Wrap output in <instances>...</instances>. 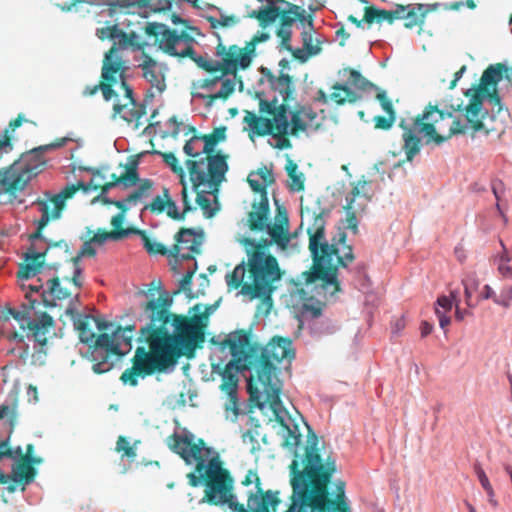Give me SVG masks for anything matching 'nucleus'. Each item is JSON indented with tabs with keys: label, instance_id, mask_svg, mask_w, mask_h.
<instances>
[{
	"label": "nucleus",
	"instance_id": "nucleus-52",
	"mask_svg": "<svg viewBox=\"0 0 512 512\" xmlns=\"http://www.w3.org/2000/svg\"><path fill=\"white\" fill-rule=\"evenodd\" d=\"M136 39L137 35L134 32L126 33L118 27V32L116 33L114 44L112 47H115V49L117 50V46H119L120 48L134 46ZM114 57L118 58L117 51L115 52ZM119 59L121 58L119 57Z\"/></svg>",
	"mask_w": 512,
	"mask_h": 512
},
{
	"label": "nucleus",
	"instance_id": "nucleus-56",
	"mask_svg": "<svg viewBox=\"0 0 512 512\" xmlns=\"http://www.w3.org/2000/svg\"><path fill=\"white\" fill-rule=\"evenodd\" d=\"M234 89H235L234 81L230 80V79H224L221 83L220 90L217 93L211 95L210 98H211V100L227 99L234 92Z\"/></svg>",
	"mask_w": 512,
	"mask_h": 512
},
{
	"label": "nucleus",
	"instance_id": "nucleus-49",
	"mask_svg": "<svg viewBox=\"0 0 512 512\" xmlns=\"http://www.w3.org/2000/svg\"><path fill=\"white\" fill-rule=\"evenodd\" d=\"M200 187L201 186L195 188L192 184V189L197 194L196 203L202 209L204 216L206 218H211L216 214L218 208L212 207L210 199L205 195L204 191L199 190Z\"/></svg>",
	"mask_w": 512,
	"mask_h": 512
},
{
	"label": "nucleus",
	"instance_id": "nucleus-45",
	"mask_svg": "<svg viewBox=\"0 0 512 512\" xmlns=\"http://www.w3.org/2000/svg\"><path fill=\"white\" fill-rule=\"evenodd\" d=\"M369 184L370 182L364 179H359L357 182L353 183V188L346 198L355 199V203H365L366 208L368 202L371 200V196L369 195L367 188Z\"/></svg>",
	"mask_w": 512,
	"mask_h": 512
},
{
	"label": "nucleus",
	"instance_id": "nucleus-50",
	"mask_svg": "<svg viewBox=\"0 0 512 512\" xmlns=\"http://www.w3.org/2000/svg\"><path fill=\"white\" fill-rule=\"evenodd\" d=\"M344 72L349 74L348 83L356 89L365 91L369 88L375 87L373 83L369 82L355 69L345 68Z\"/></svg>",
	"mask_w": 512,
	"mask_h": 512
},
{
	"label": "nucleus",
	"instance_id": "nucleus-53",
	"mask_svg": "<svg viewBox=\"0 0 512 512\" xmlns=\"http://www.w3.org/2000/svg\"><path fill=\"white\" fill-rule=\"evenodd\" d=\"M83 256H80V251L78 252L77 256L71 258V263L73 265V273L72 277H64V280H68L69 283H71L75 288L80 289L83 286V277H82V269L79 265L80 259Z\"/></svg>",
	"mask_w": 512,
	"mask_h": 512
},
{
	"label": "nucleus",
	"instance_id": "nucleus-1",
	"mask_svg": "<svg viewBox=\"0 0 512 512\" xmlns=\"http://www.w3.org/2000/svg\"><path fill=\"white\" fill-rule=\"evenodd\" d=\"M148 296L150 299L141 307L149 322L140 329V337L148 349L138 347L132 358V367L120 376L124 384L133 387L137 386L139 377L166 372L181 357H193L205 341L207 313L191 317L172 314L169 310L172 299L168 295L161 293L155 297L154 290H149Z\"/></svg>",
	"mask_w": 512,
	"mask_h": 512
},
{
	"label": "nucleus",
	"instance_id": "nucleus-7",
	"mask_svg": "<svg viewBox=\"0 0 512 512\" xmlns=\"http://www.w3.org/2000/svg\"><path fill=\"white\" fill-rule=\"evenodd\" d=\"M282 276L283 271L275 256L264 257L256 252L247 257V262L242 261L228 273L225 280L229 288H241L242 295L271 304Z\"/></svg>",
	"mask_w": 512,
	"mask_h": 512
},
{
	"label": "nucleus",
	"instance_id": "nucleus-29",
	"mask_svg": "<svg viewBox=\"0 0 512 512\" xmlns=\"http://www.w3.org/2000/svg\"><path fill=\"white\" fill-rule=\"evenodd\" d=\"M403 8L400 9V4H395L394 9L385 10L379 9L374 6H368L365 8L363 21L368 24H372L373 22L382 23L387 22L392 25L395 21L400 20L401 17L400 12Z\"/></svg>",
	"mask_w": 512,
	"mask_h": 512
},
{
	"label": "nucleus",
	"instance_id": "nucleus-38",
	"mask_svg": "<svg viewBox=\"0 0 512 512\" xmlns=\"http://www.w3.org/2000/svg\"><path fill=\"white\" fill-rule=\"evenodd\" d=\"M239 243L244 247L247 257L254 255V253H260L264 257L273 256L269 252V247L274 243L272 239L268 240L265 238L256 241L250 237H243L239 240Z\"/></svg>",
	"mask_w": 512,
	"mask_h": 512
},
{
	"label": "nucleus",
	"instance_id": "nucleus-55",
	"mask_svg": "<svg viewBox=\"0 0 512 512\" xmlns=\"http://www.w3.org/2000/svg\"><path fill=\"white\" fill-rule=\"evenodd\" d=\"M484 122L487 124L488 127L493 128V130H490L488 134L491 132H501L504 129V122L506 115H498V116H490L487 115V112L484 111ZM485 134L486 132L483 131Z\"/></svg>",
	"mask_w": 512,
	"mask_h": 512
},
{
	"label": "nucleus",
	"instance_id": "nucleus-37",
	"mask_svg": "<svg viewBox=\"0 0 512 512\" xmlns=\"http://www.w3.org/2000/svg\"><path fill=\"white\" fill-rule=\"evenodd\" d=\"M271 86L275 91H278L283 98L281 104H286L287 109L289 108L288 102L292 99V95L295 91L293 85V79L290 75L281 73L279 77L272 78L270 80Z\"/></svg>",
	"mask_w": 512,
	"mask_h": 512
},
{
	"label": "nucleus",
	"instance_id": "nucleus-5",
	"mask_svg": "<svg viewBox=\"0 0 512 512\" xmlns=\"http://www.w3.org/2000/svg\"><path fill=\"white\" fill-rule=\"evenodd\" d=\"M167 445L187 464L195 463V472L187 474V478L192 487L204 486L200 503L214 506L234 504V479L230 471L223 467L219 456L206 462L202 454L205 446L203 439L194 443L188 437L174 433L167 438Z\"/></svg>",
	"mask_w": 512,
	"mask_h": 512
},
{
	"label": "nucleus",
	"instance_id": "nucleus-41",
	"mask_svg": "<svg viewBox=\"0 0 512 512\" xmlns=\"http://www.w3.org/2000/svg\"><path fill=\"white\" fill-rule=\"evenodd\" d=\"M200 135H194L186 141L183 151L189 157L186 161H206V153L203 151Z\"/></svg>",
	"mask_w": 512,
	"mask_h": 512
},
{
	"label": "nucleus",
	"instance_id": "nucleus-22",
	"mask_svg": "<svg viewBox=\"0 0 512 512\" xmlns=\"http://www.w3.org/2000/svg\"><path fill=\"white\" fill-rule=\"evenodd\" d=\"M65 247L67 250L68 245L64 240L55 242L53 244H49L44 252H35L33 247L29 249V252L25 254V262L21 265L20 270L18 271V278L20 279H29L40 271L41 267L44 265L45 256L49 248L51 247Z\"/></svg>",
	"mask_w": 512,
	"mask_h": 512
},
{
	"label": "nucleus",
	"instance_id": "nucleus-31",
	"mask_svg": "<svg viewBox=\"0 0 512 512\" xmlns=\"http://www.w3.org/2000/svg\"><path fill=\"white\" fill-rule=\"evenodd\" d=\"M279 216L282 217L280 219L279 223L270 224L268 223V226L265 230H267L269 236L271 237L272 241L280 246L281 248H286L288 243L290 242V235H289V227H288V217L285 211H281L280 208H278Z\"/></svg>",
	"mask_w": 512,
	"mask_h": 512
},
{
	"label": "nucleus",
	"instance_id": "nucleus-62",
	"mask_svg": "<svg viewBox=\"0 0 512 512\" xmlns=\"http://www.w3.org/2000/svg\"><path fill=\"white\" fill-rule=\"evenodd\" d=\"M396 120V116H375L374 123L376 129L388 130L390 129Z\"/></svg>",
	"mask_w": 512,
	"mask_h": 512
},
{
	"label": "nucleus",
	"instance_id": "nucleus-27",
	"mask_svg": "<svg viewBox=\"0 0 512 512\" xmlns=\"http://www.w3.org/2000/svg\"><path fill=\"white\" fill-rule=\"evenodd\" d=\"M137 166L138 162L136 160L131 161L129 164L126 165V171L120 176H117L116 174H112L111 178L112 181L107 182L103 185H95L94 189L98 190L100 189V195H105L111 188L115 187L116 185L122 183L125 187H132L137 184L139 181V175L137 172Z\"/></svg>",
	"mask_w": 512,
	"mask_h": 512
},
{
	"label": "nucleus",
	"instance_id": "nucleus-25",
	"mask_svg": "<svg viewBox=\"0 0 512 512\" xmlns=\"http://www.w3.org/2000/svg\"><path fill=\"white\" fill-rule=\"evenodd\" d=\"M270 206L268 196L260 198L252 204V211L248 213L247 224L251 231H264L268 226Z\"/></svg>",
	"mask_w": 512,
	"mask_h": 512
},
{
	"label": "nucleus",
	"instance_id": "nucleus-4",
	"mask_svg": "<svg viewBox=\"0 0 512 512\" xmlns=\"http://www.w3.org/2000/svg\"><path fill=\"white\" fill-rule=\"evenodd\" d=\"M235 348L245 349L247 365L254 366V374L248 382V390L252 398L259 400L264 396L273 413L277 414L280 406L282 381L277 375L276 365L286 361L291 363L295 358L293 342L289 337L274 336L262 346L251 339L246 330H237Z\"/></svg>",
	"mask_w": 512,
	"mask_h": 512
},
{
	"label": "nucleus",
	"instance_id": "nucleus-57",
	"mask_svg": "<svg viewBox=\"0 0 512 512\" xmlns=\"http://www.w3.org/2000/svg\"><path fill=\"white\" fill-rule=\"evenodd\" d=\"M512 303V286L507 285L504 286L500 294L495 298V304L503 307V308H509Z\"/></svg>",
	"mask_w": 512,
	"mask_h": 512
},
{
	"label": "nucleus",
	"instance_id": "nucleus-48",
	"mask_svg": "<svg viewBox=\"0 0 512 512\" xmlns=\"http://www.w3.org/2000/svg\"><path fill=\"white\" fill-rule=\"evenodd\" d=\"M137 442L134 445H130L129 440L125 436H119L116 441L115 451L122 453V458H127L129 461H135L137 457Z\"/></svg>",
	"mask_w": 512,
	"mask_h": 512
},
{
	"label": "nucleus",
	"instance_id": "nucleus-34",
	"mask_svg": "<svg viewBox=\"0 0 512 512\" xmlns=\"http://www.w3.org/2000/svg\"><path fill=\"white\" fill-rule=\"evenodd\" d=\"M29 324L30 325L27 329L32 332L34 340L42 346L45 345L47 342L46 335L49 329L53 326V318L44 312L41 314L38 320H34Z\"/></svg>",
	"mask_w": 512,
	"mask_h": 512
},
{
	"label": "nucleus",
	"instance_id": "nucleus-9",
	"mask_svg": "<svg viewBox=\"0 0 512 512\" xmlns=\"http://www.w3.org/2000/svg\"><path fill=\"white\" fill-rule=\"evenodd\" d=\"M200 136L204 143L203 151L206 153V161H186L185 165L195 188L208 184L212 192H217L228 170V156L220 151L215 152V147L226 139V127L220 126L211 133Z\"/></svg>",
	"mask_w": 512,
	"mask_h": 512
},
{
	"label": "nucleus",
	"instance_id": "nucleus-46",
	"mask_svg": "<svg viewBox=\"0 0 512 512\" xmlns=\"http://www.w3.org/2000/svg\"><path fill=\"white\" fill-rule=\"evenodd\" d=\"M129 234H132L131 228H127V230H112L106 231L105 229H98V231L91 237L94 243L99 245L103 244L107 240H121L127 237Z\"/></svg>",
	"mask_w": 512,
	"mask_h": 512
},
{
	"label": "nucleus",
	"instance_id": "nucleus-61",
	"mask_svg": "<svg viewBox=\"0 0 512 512\" xmlns=\"http://www.w3.org/2000/svg\"><path fill=\"white\" fill-rule=\"evenodd\" d=\"M180 183L182 185L181 198H182V202H183V210H182V212H179V214H183V220H184L186 217V214L191 212L192 210H194V208L192 207L191 202L188 197V186H187L186 177L184 178L183 182H180Z\"/></svg>",
	"mask_w": 512,
	"mask_h": 512
},
{
	"label": "nucleus",
	"instance_id": "nucleus-60",
	"mask_svg": "<svg viewBox=\"0 0 512 512\" xmlns=\"http://www.w3.org/2000/svg\"><path fill=\"white\" fill-rule=\"evenodd\" d=\"M252 172L256 177L259 178V180H261L262 183L266 184L267 186H270L275 182L272 169L268 168L267 166L260 167L256 171Z\"/></svg>",
	"mask_w": 512,
	"mask_h": 512
},
{
	"label": "nucleus",
	"instance_id": "nucleus-13",
	"mask_svg": "<svg viewBox=\"0 0 512 512\" xmlns=\"http://www.w3.org/2000/svg\"><path fill=\"white\" fill-rule=\"evenodd\" d=\"M67 313L72 316L73 325L79 334L80 341L88 346L90 361L93 365L101 362L103 347H112V338L108 337L107 333L96 334L93 331L90 322L95 320L94 317L79 314L72 309H67ZM110 351H113L112 348Z\"/></svg>",
	"mask_w": 512,
	"mask_h": 512
},
{
	"label": "nucleus",
	"instance_id": "nucleus-44",
	"mask_svg": "<svg viewBox=\"0 0 512 512\" xmlns=\"http://www.w3.org/2000/svg\"><path fill=\"white\" fill-rule=\"evenodd\" d=\"M316 115H301L300 111L296 110L291 113L288 131L291 136H298L299 133L305 132L308 128L307 119L313 121Z\"/></svg>",
	"mask_w": 512,
	"mask_h": 512
},
{
	"label": "nucleus",
	"instance_id": "nucleus-42",
	"mask_svg": "<svg viewBox=\"0 0 512 512\" xmlns=\"http://www.w3.org/2000/svg\"><path fill=\"white\" fill-rule=\"evenodd\" d=\"M132 234L139 235L143 242V246L146 251L151 255H170V250H168L165 245L160 242H157L149 237L145 230H140L137 228L131 227Z\"/></svg>",
	"mask_w": 512,
	"mask_h": 512
},
{
	"label": "nucleus",
	"instance_id": "nucleus-59",
	"mask_svg": "<svg viewBox=\"0 0 512 512\" xmlns=\"http://www.w3.org/2000/svg\"><path fill=\"white\" fill-rule=\"evenodd\" d=\"M225 410L227 412V418L229 417L228 413L232 414V420H236L239 415V403L237 398V393L232 395H227V402L225 404Z\"/></svg>",
	"mask_w": 512,
	"mask_h": 512
},
{
	"label": "nucleus",
	"instance_id": "nucleus-64",
	"mask_svg": "<svg viewBox=\"0 0 512 512\" xmlns=\"http://www.w3.org/2000/svg\"><path fill=\"white\" fill-rule=\"evenodd\" d=\"M466 129L467 125H465L460 119H454L449 127L448 134L442 135V137H448L449 140L454 135L464 134Z\"/></svg>",
	"mask_w": 512,
	"mask_h": 512
},
{
	"label": "nucleus",
	"instance_id": "nucleus-20",
	"mask_svg": "<svg viewBox=\"0 0 512 512\" xmlns=\"http://www.w3.org/2000/svg\"><path fill=\"white\" fill-rule=\"evenodd\" d=\"M29 182V176H26L18 163L0 169V192L1 195L7 194L10 200L23 192Z\"/></svg>",
	"mask_w": 512,
	"mask_h": 512
},
{
	"label": "nucleus",
	"instance_id": "nucleus-51",
	"mask_svg": "<svg viewBox=\"0 0 512 512\" xmlns=\"http://www.w3.org/2000/svg\"><path fill=\"white\" fill-rule=\"evenodd\" d=\"M153 185L154 182L150 179L141 180L138 188L126 197V201L136 203L142 198L148 197Z\"/></svg>",
	"mask_w": 512,
	"mask_h": 512
},
{
	"label": "nucleus",
	"instance_id": "nucleus-23",
	"mask_svg": "<svg viewBox=\"0 0 512 512\" xmlns=\"http://www.w3.org/2000/svg\"><path fill=\"white\" fill-rule=\"evenodd\" d=\"M145 209L155 215H160L165 212L169 218L176 221H183V214H179L176 202L172 199L167 187H163L162 193L155 196L152 201L145 206Z\"/></svg>",
	"mask_w": 512,
	"mask_h": 512
},
{
	"label": "nucleus",
	"instance_id": "nucleus-11",
	"mask_svg": "<svg viewBox=\"0 0 512 512\" xmlns=\"http://www.w3.org/2000/svg\"><path fill=\"white\" fill-rule=\"evenodd\" d=\"M507 70L506 65L502 63L488 66L480 78V83L465 92V95L470 97V102L464 108V116L474 133L480 131L488 133L490 130H493L484 122L483 99L486 96L491 103L500 105L501 99L496 86L502 80L503 73L507 72Z\"/></svg>",
	"mask_w": 512,
	"mask_h": 512
},
{
	"label": "nucleus",
	"instance_id": "nucleus-43",
	"mask_svg": "<svg viewBox=\"0 0 512 512\" xmlns=\"http://www.w3.org/2000/svg\"><path fill=\"white\" fill-rule=\"evenodd\" d=\"M26 298L29 299V305L23 304L21 310H17L15 308H9L7 310V313L19 322L20 328L22 330L27 329L30 325L29 323L34 321L30 318V312L32 309H34L36 300L30 299L28 294H26Z\"/></svg>",
	"mask_w": 512,
	"mask_h": 512
},
{
	"label": "nucleus",
	"instance_id": "nucleus-32",
	"mask_svg": "<svg viewBox=\"0 0 512 512\" xmlns=\"http://www.w3.org/2000/svg\"><path fill=\"white\" fill-rule=\"evenodd\" d=\"M190 40L188 35L178 34L176 30L167 28L161 36L159 46L168 55L180 58L181 50H178V46Z\"/></svg>",
	"mask_w": 512,
	"mask_h": 512
},
{
	"label": "nucleus",
	"instance_id": "nucleus-47",
	"mask_svg": "<svg viewBox=\"0 0 512 512\" xmlns=\"http://www.w3.org/2000/svg\"><path fill=\"white\" fill-rule=\"evenodd\" d=\"M314 30H304L301 33V39L303 44V49L307 52L309 56L317 55L321 52V44L322 41L318 38H314L313 36Z\"/></svg>",
	"mask_w": 512,
	"mask_h": 512
},
{
	"label": "nucleus",
	"instance_id": "nucleus-17",
	"mask_svg": "<svg viewBox=\"0 0 512 512\" xmlns=\"http://www.w3.org/2000/svg\"><path fill=\"white\" fill-rule=\"evenodd\" d=\"M276 3H279V27L276 30V35L281 39V46L285 48L287 51L292 52L293 56L296 59H300L302 61L305 60L303 56H301V50H292L290 45L291 37H292V25L298 21L300 12V5L293 4L286 0H276Z\"/></svg>",
	"mask_w": 512,
	"mask_h": 512
},
{
	"label": "nucleus",
	"instance_id": "nucleus-16",
	"mask_svg": "<svg viewBox=\"0 0 512 512\" xmlns=\"http://www.w3.org/2000/svg\"><path fill=\"white\" fill-rule=\"evenodd\" d=\"M134 330V325L126 327L118 326L111 335L108 334V337L112 338L111 348L113 351H110V346L103 347L101 362L92 366V369L96 374L106 373L113 368L115 357L123 355V352L121 351L123 346L128 349L131 348Z\"/></svg>",
	"mask_w": 512,
	"mask_h": 512
},
{
	"label": "nucleus",
	"instance_id": "nucleus-39",
	"mask_svg": "<svg viewBox=\"0 0 512 512\" xmlns=\"http://www.w3.org/2000/svg\"><path fill=\"white\" fill-rule=\"evenodd\" d=\"M346 228L350 229L354 234L358 233V220L357 216L365 212V203H355V199L346 198Z\"/></svg>",
	"mask_w": 512,
	"mask_h": 512
},
{
	"label": "nucleus",
	"instance_id": "nucleus-35",
	"mask_svg": "<svg viewBox=\"0 0 512 512\" xmlns=\"http://www.w3.org/2000/svg\"><path fill=\"white\" fill-rule=\"evenodd\" d=\"M332 93L329 95L330 100L338 106L346 103H356L361 96L346 84L335 83L332 86Z\"/></svg>",
	"mask_w": 512,
	"mask_h": 512
},
{
	"label": "nucleus",
	"instance_id": "nucleus-18",
	"mask_svg": "<svg viewBox=\"0 0 512 512\" xmlns=\"http://www.w3.org/2000/svg\"><path fill=\"white\" fill-rule=\"evenodd\" d=\"M256 43L250 40L246 43L244 48H239L237 45H231L228 49L223 44H218L216 47L217 55L223 56L226 70L234 74L239 68L246 69L252 62V55L255 52Z\"/></svg>",
	"mask_w": 512,
	"mask_h": 512
},
{
	"label": "nucleus",
	"instance_id": "nucleus-36",
	"mask_svg": "<svg viewBox=\"0 0 512 512\" xmlns=\"http://www.w3.org/2000/svg\"><path fill=\"white\" fill-rule=\"evenodd\" d=\"M279 13V3L269 1V5L259 10H253L248 16L257 19L259 25L266 28L278 19Z\"/></svg>",
	"mask_w": 512,
	"mask_h": 512
},
{
	"label": "nucleus",
	"instance_id": "nucleus-63",
	"mask_svg": "<svg viewBox=\"0 0 512 512\" xmlns=\"http://www.w3.org/2000/svg\"><path fill=\"white\" fill-rule=\"evenodd\" d=\"M118 32V25L106 26L102 28H98L96 31V35L99 39H115L116 33Z\"/></svg>",
	"mask_w": 512,
	"mask_h": 512
},
{
	"label": "nucleus",
	"instance_id": "nucleus-19",
	"mask_svg": "<svg viewBox=\"0 0 512 512\" xmlns=\"http://www.w3.org/2000/svg\"><path fill=\"white\" fill-rule=\"evenodd\" d=\"M174 239L175 244L170 249V255L173 257L190 260L194 259V256L201 251L202 235L196 234L192 228H181L175 234Z\"/></svg>",
	"mask_w": 512,
	"mask_h": 512
},
{
	"label": "nucleus",
	"instance_id": "nucleus-2",
	"mask_svg": "<svg viewBox=\"0 0 512 512\" xmlns=\"http://www.w3.org/2000/svg\"><path fill=\"white\" fill-rule=\"evenodd\" d=\"M287 414L280 400L276 421L287 431L283 446L293 452L294 458L289 465L290 485L292 487L291 505L286 512H350L345 496V482L336 483L335 499L329 497L328 486L336 472V461L331 456L323 458L318 447L317 435L309 426L308 440L304 453L296 451L302 434L298 425L290 428L285 422Z\"/></svg>",
	"mask_w": 512,
	"mask_h": 512
},
{
	"label": "nucleus",
	"instance_id": "nucleus-40",
	"mask_svg": "<svg viewBox=\"0 0 512 512\" xmlns=\"http://www.w3.org/2000/svg\"><path fill=\"white\" fill-rule=\"evenodd\" d=\"M305 291L299 290L301 304L299 312L303 317L317 318L322 314L323 304L314 297H305Z\"/></svg>",
	"mask_w": 512,
	"mask_h": 512
},
{
	"label": "nucleus",
	"instance_id": "nucleus-28",
	"mask_svg": "<svg viewBox=\"0 0 512 512\" xmlns=\"http://www.w3.org/2000/svg\"><path fill=\"white\" fill-rule=\"evenodd\" d=\"M189 57L196 65L210 73L220 72L222 75L230 74L229 70H226L225 62L211 61L207 60L203 56L196 55L192 45L190 43L186 44V46L181 49L180 58Z\"/></svg>",
	"mask_w": 512,
	"mask_h": 512
},
{
	"label": "nucleus",
	"instance_id": "nucleus-8",
	"mask_svg": "<svg viewBox=\"0 0 512 512\" xmlns=\"http://www.w3.org/2000/svg\"><path fill=\"white\" fill-rule=\"evenodd\" d=\"M452 117V112L444 111L438 105L429 103L417 116L411 119H401L399 127L403 130V149L407 161H412L420 152L421 139L418 135L425 138L426 144L434 143L439 146L446 142L448 137H442L438 133V130L441 129L439 124Z\"/></svg>",
	"mask_w": 512,
	"mask_h": 512
},
{
	"label": "nucleus",
	"instance_id": "nucleus-14",
	"mask_svg": "<svg viewBox=\"0 0 512 512\" xmlns=\"http://www.w3.org/2000/svg\"><path fill=\"white\" fill-rule=\"evenodd\" d=\"M233 344L236 343V332H232L223 341L224 346H228L232 355L230 360L220 372L222 377V383L220 389L227 395L237 393L238 388V373L244 370H254L253 365L246 366V355H248L245 349L235 348Z\"/></svg>",
	"mask_w": 512,
	"mask_h": 512
},
{
	"label": "nucleus",
	"instance_id": "nucleus-58",
	"mask_svg": "<svg viewBox=\"0 0 512 512\" xmlns=\"http://www.w3.org/2000/svg\"><path fill=\"white\" fill-rule=\"evenodd\" d=\"M247 182H248L250 188L255 193L260 194V198H263L264 196H268V194H267L268 186L266 184L262 183L259 179H257L253 172H250V174L248 175Z\"/></svg>",
	"mask_w": 512,
	"mask_h": 512
},
{
	"label": "nucleus",
	"instance_id": "nucleus-3",
	"mask_svg": "<svg viewBox=\"0 0 512 512\" xmlns=\"http://www.w3.org/2000/svg\"><path fill=\"white\" fill-rule=\"evenodd\" d=\"M312 223L307 229L309 235V251L312 257V267L302 274L307 286L313 285L314 289H321L323 294L333 296L340 291L338 281V269L346 268L355 260L353 248L346 244L347 235L342 232L339 238L332 239L329 243L325 237V215L328 211L321 209L319 212L309 207L302 210Z\"/></svg>",
	"mask_w": 512,
	"mask_h": 512
},
{
	"label": "nucleus",
	"instance_id": "nucleus-30",
	"mask_svg": "<svg viewBox=\"0 0 512 512\" xmlns=\"http://www.w3.org/2000/svg\"><path fill=\"white\" fill-rule=\"evenodd\" d=\"M36 468L29 462V456H22L13 466L11 476L13 482L20 485L32 483L36 476Z\"/></svg>",
	"mask_w": 512,
	"mask_h": 512
},
{
	"label": "nucleus",
	"instance_id": "nucleus-33",
	"mask_svg": "<svg viewBox=\"0 0 512 512\" xmlns=\"http://www.w3.org/2000/svg\"><path fill=\"white\" fill-rule=\"evenodd\" d=\"M143 71V77L156 88L158 92H163L166 88L165 77L159 71L157 62L150 56L145 55L143 63L140 65Z\"/></svg>",
	"mask_w": 512,
	"mask_h": 512
},
{
	"label": "nucleus",
	"instance_id": "nucleus-54",
	"mask_svg": "<svg viewBox=\"0 0 512 512\" xmlns=\"http://www.w3.org/2000/svg\"><path fill=\"white\" fill-rule=\"evenodd\" d=\"M163 161L165 164H167L171 170L177 174L180 178V182H183L184 178L186 177V173L182 165H180L177 157L172 152H166V153H160Z\"/></svg>",
	"mask_w": 512,
	"mask_h": 512
},
{
	"label": "nucleus",
	"instance_id": "nucleus-6",
	"mask_svg": "<svg viewBox=\"0 0 512 512\" xmlns=\"http://www.w3.org/2000/svg\"><path fill=\"white\" fill-rule=\"evenodd\" d=\"M115 52V47H111L105 53L100 82L93 86H86L83 94L93 96L101 91L105 101L114 99L113 117L120 115L128 123L136 122L137 128L138 121L144 116L146 109L145 106L136 102L133 90L125 78L127 67L122 59L114 57Z\"/></svg>",
	"mask_w": 512,
	"mask_h": 512
},
{
	"label": "nucleus",
	"instance_id": "nucleus-12",
	"mask_svg": "<svg viewBox=\"0 0 512 512\" xmlns=\"http://www.w3.org/2000/svg\"><path fill=\"white\" fill-rule=\"evenodd\" d=\"M89 187L83 182L71 184L62 189L58 194L46 199H37L34 201L41 212V218L36 221V231L30 235V240L43 239L42 231L51 220L60 218L62 210L65 207L66 200L72 198L78 190L87 191Z\"/></svg>",
	"mask_w": 512,
	"mask_h": 512
},
{
	"label": "nucleus",
	"instance_id": "nucleus-10",
	"mask_svg": "<svg viewBox=\"0 0 512 512\" xmlns=\"http://www.w3.org/2000/svg\"><path fill=\"white\" fill-rule=\"evenodd\" d=\"M258 116L253 112L246 111L243 122L249 127V137L253 140L254 135L263 137L271 135L276 139L275 148L279 150L292 148L288 131L289 119L287 115V105L278 104V100L261 99L259 102Z\"/></svg>",
	"mask_w": 512,
	"mask_h": 512
},
{
	"label": "nucleus",
	"instance_id": "nucleus-26",
	"mask_svg": "<svg viewBox=\"0 0 512 512\" xmlns=\"http://www.w3.org/2000/svg\"><path fill=\"white\" fill-rule=\"evenodd\" d=\"M62 281H65L64 277L61 279L59 276L47 280V289L43 290L41 294L46 307L56 306V301H63L71 297V290L63 286Z\"/></svg>",
	"mask_w": 512,
	"mask_h": 512
},
{
	"label": "nucleus",
	"instance_id": "nucleus-24",
	"mask_svg": "<svg viewBox=\"0 0 512 512\" xmlns=\"http://www.w3.org/2000/svg\"><path fill=\"white\" fill-rule=\"evenodd\" d=\"M44 152L43 147L39 146L23 153L21 157L14 162L19 164L26 176H29L30 181L41 173L46 166V160L43 156Z\"/></svg>",
	"mask_w": 512,
	"mask_h": 512
},
{
	"label": "nucleus",
	"instance_id": "nucleus-21",
	"mask_svg": "<svg viewBox=\"0 0 512 512\" xmlns=\"http://www.w3.org/2000/svg\"><path fill=\"white\" fill-rule=\"evenodd\" d=\"M439 7L438 3L433 4H422V3H414L403 5L400 4V9L403 10L400 12V20L404 22V27L406 29L419 28V30L423 29V26L426 21V17L430 12L436 11Z\"/></svg>",
	"mask_w": 512,
	"mask_h": 512
},
{
	"label": "nucleus",
	"instance_id": "nucleus-15",
	"mask_svg": "<svg viewBox=\"0 0 512 512\" xmlns=\"http://www.w3.org/2000/svg\"><path fill=\"white\" fill-rule=\"evenodd\" d=\"M255 484L256 491L248 492L247 506L251 512H276L280 504L278 492L272 490L263 491L261 481L256 471L249 470L242 480L243 486Z\"/></svg>",
	"mask_w": 512,
	"mask_h": 512
}]
</instances>
